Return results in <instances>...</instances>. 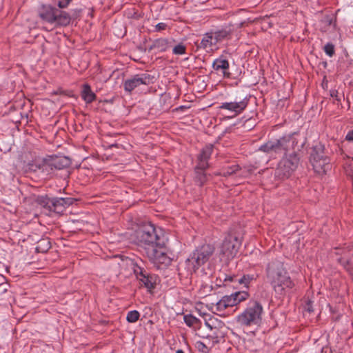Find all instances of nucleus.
<instances>
[{"label": "nucleus", "instance_id": "nucleus-1", "mask_svg": "<svg viewBox=\"0 0 353 353\" xmlns=\"http://www.w3.org/2000/svg\"><path fill=\"white\" fill-rule=\"evenodd\" d=\"M265 276L267 282L274 292L281 296L286 295L295 286L294 281L281 261L275 259L269 262L265 268Z\"/></svg>", "mask_w": 353, "mask_h": 353}, {"label": "nucleus", "instance_id": "nucleus-2", "mask_svg": "<svg viewBox=\"0 0 353 353\" xmlns=\"http://www.w3.org/2000/svg\"><path fill=\"white\" fill-rule=\"evenodd\" d=\"M167 242L168 238L161 228H157L146 221L134 224V243L142 247L145 253Z\"/></svg>", "mask_w": 353, "mask_h": 353}, {"label": "nucleus", "instance_id": "nucleus-3", "mask_svg": "<svg viewBox=\"0 0 353 353\" xmlns=\"http://www.w3.org/2000/svg\"><path fill=\"white\" fill-rule=\"evenodd\" d=\"M263 308L261 303L251 299L245 309L237 316V322L243 326L250 327L259 325L262 320Z\"/></svg>", "mask_w": 353, "mask_h": 353}, {"label": "nucleus", "instance_id": "nucleus-4", "mask_svg": "<svg viewBox=\"0 0 353 353\" xmlns=\"http://www.w3.org/2000/svg\"><path fill=\"white\" fill-rule=\"evenodd\" d=\"M214 252V247L204 244L197 248L185 261V268L190 274L195 272L201 266L205 264Z\"/></svg>", "mask_w": 353, "mask_h": 353}, {"label": "nucleus", "instance_id": "nucleus-5", "mask_svg": "<svg viewBox=\"0 0 353 353\" xmlns=\"http://www.w3.org/2000/svg\"><path fill=\"white\" fill-rule=\"evenodd\" d=\"M39 16L43 21L56 26H66L71 21L68 12L50 5H43L39 10Z\"/></svg>", "mask_w": 353, "mask_h": 353}, {"label": "nucleus", "instance_id": "nucleus-6", "mask_svg": "<svg viewBox=\"0 0 353 353\" xmlns=\"http://www.w3.org/2000/svg\"><path fill=\"white\" fill-rule=\"evenodd\" d=\"M142 265L143 262L140 258L134 259V275L139 287L145 288L151 292L156 288L158 276L150 273Z\"/></svg>", "mask_w": 353, "mask_h": 353}, {"label": "nucleus", "instance_id": "nucleus-7", "mask_svg": "<svg viewBox=\"0 0 353 353\" xmlns=\"http://www.w3.org/2000/svg\"><path fill=\"white\" fill-rule=\"evenodd\" d=\"M300 159L295 152L284 153L276 169V176L281 179L289 178L299 166Z\"/></svg>", "mask_w": 353, "mask_h": 353}, {"label": "nucleus", "instance_id": "nucleus-8", "mask_svg": "<svg viewBox=\"0 0 353 353\" xmlns=\"http://www.w3.org/2000/svg\"><path fill=\"white\" fill-rule=\"evenodd\" d=\"M150 261L158 269H165L172 261V254L166 247V244L157 245L146 253Z\"/></svg>", "mask_w": 353, "mask_h": 353}, {"label": "nucleus", "instance_id": "nucleus-9", "mask_svg": "<svg viewBox=\"0 0 353 353\" xmlns=\"http://www.w3.org/2000/svg\"><path fill=\"white\" fill-rule=\"evenodd\" d=\"M310 160L314 170L319 174H325L330 168V159L324 154V146L321 143L313 147Z\"/></svg>", "mask_w": 353, "mask_h": 353}, {"label": "nucleus", "instance_id": "nucleus-10", "mask_svg": "<svg viewBox=\"0 0 353 353\" xmlns=\"http://www.w3.org/2000/svg\"><path fill=\"white\" fill-rule=\"evenodd\" d=\"M333 253L340 256L337 261L349 272L353 281V248L350 245H344L343 247H335L333 249Z\"/></svg>", "mask_w": 353, "mask_h": 353}, {"label": "nucleus", "instance_id": "nucleus-11", "mask_svg": "<svg viewBox=\"0 0 353 353\" xmlns=\"http://www.w3.org/2000/svg\"><path fill=\"white\" fill-rule=\"evenodd\" d=\"M251 96L244 94L243 96L236 97L234 101L223 102L219 106V109L226 110L237 116L241 114L248 107Z\"/></svg>", "mask_w": 353, "mask_h": 353}, {"label": "nucleus", "instance_id": "nucleus-12", "mask_svg": "<svg viewBox=\"0 0 353 353\" xmlns=\"http://www.w3.org/2000/svg\"><path fill=\"white\" fill-rule=\"evenodd\" d=\"M241 246L239 239L230 234H228L221 246L220 254L226 259H233Z\"/></svg>", "mask_w": 353, "mask_h": 353}, {"label": "nucleus", "instance_id": "nucleus-13", "mask_svg": "<svg viewBox=\"0 0 353 353\" xmlns=\"http://www.w3.org/2000/svg\"><path fill=\"white\" fill-rule=\"evenodd\" d=\"M29 168L34 172L39 171L46 176H50L54 172L50 156L43 159H35L29 164Z\"/></svg>", "mask_w": 353, "mask_h": 353}, {"label": "nucleus", "instance_id": "nucleus-14", "mask_svg": "<svg viewBox=\"0 0 353 353\" xmlns=\"http://www.w3.org/2000/svg\"><path fill=\"white\" fill-rule=\"evenodd\" d=\"M213 72L223 78H230V63L225 56L221 55L215 59L212 65Z\"/></svg>", "mask_w": 353, "mask_h": 353}, {"label": "nucleus", "instance_id": "nucleus-15", "mask_svg": "<svg viewBox=\"0 0 353 353\" xmlns=\"http://www.w3.org/2000/svg\"><path fill=\"white\" fill-rule=\"evenodd\" d=\"M295 134V133L285 134L277 139L280 152L288 153V152L294 149L298 143Z\"/></svg>", "mask_w": 353, "mask_h": 353}, {"label": "nucleus", "instance_id": "nucleus-16", "mask_svg": "<svg viewBox=\"0 0 353 353\" xmlns=\"http://www.w3.org/2000/svg\"><path fill=\"white\" fill-rule=\"evenodd\" d=\"M73 204L72 198H53L51 199L50 212L56 213L63 212L66 207Z\"/></svg>", "mask_w": 353, "mask_h": 353}, {"label": "nucleus", "instance_id": "nucleus-17", "mask_svg": "<svg viewBox=\"0 0 353 353\" xmlns=\"http://www.w3.org/2000/svg\"><path fill=\"white\" fill-rule=\"evenodd\" d=\"M216 44L231 38L233 28L231 25L225 26L220 29L210 31Z\"/></svg>", "mask_w": 353, "mask_h": 353}, {"label": "nucleus", "instance_id": "nucleus-18", "mask_svg": "<svg viewBox=\"0 0 353 353\" xmlns=\"http://www.w3.org/2000/svg\"><path fill=\"white\" fill-rule=\"evenodd\" d=\"M54 171L70 166V159L65 156H50Z\"/></svg>", "mask_w": 353, "mask_h": 353}, {"label": "nucleus", "instance_id": "nucleus-19", "mask_svg": "<svg viewBox=\"0 0 353 353\" xmlns=\"http://www.w3.org/2000/svg\"><path fill=\"white\" fill-rule=\"evenodd\" d=\"M235 300L232 294L223 296L215 305V309L219 312H223L228 307L235 306Z\"/></svg>", "mask_w": 353, "mask_h": 353}, {"label": "nucleus", "instance_id": "nucleus-20", "mask_svg": "<svg viewBox=\"0 0 353 353\" xmlns=\"http://www.w3.org/2000/svg\"><path fill=\"white\" fill-rule=\"evenodd\" d=\"M154 77L150 76L149 74L143 73L140 74L134 75V88L141 85L145 86L153 83Z\"/></svg>", "mask_w": 353, "mask_h": 353}, {"label": "nucleus", "instance_id": "nucleus-21", "mask_svg": "<svg viewBox=\"0 0 353 353\" xmlns=\"http://www.w3.org/2000/svg\"><path fill=\"white\" fill-rule=\"evenodd\" d=\"M81 97L86 103H91L95 101L97 98L95 93L92 92L90 85L88 83L83 85Z\"/></svg>", "mask_w": 353, "mask_h": 353}, {"label": "nucleus", "instance_id": "nucleus-22", "mask_svg": "<svg viewBox=\"0 0 353 353\" xmlns=\"http://www.w3.org/2000/svg\"><path fill=\"white\" fill-rule=\"evenodd\" d=\"M216 43L214 42L213 36L211 32H207L203 34V38L199 44H198V48L208 50V49L212 50L214 46H216Z\"/></svg>", "mask_w": 353, "mask_h": 353}, {"label": "nucleus", "instance_id": "nucleus-23", "mask_svg": "<svg viewBox=\"0 0 353 353\" xmlns=\"http://www.w3.org/2000/svg\"><path fill=\"white\" fill-rule=\"evenodd\" d=\"M259 150L268 154L272 152L280 153L277 139L268 141V142L261 145L259 147Z\"/></svg>", "mask_w": 353, "mask_h": 353}, {"label": "nucleus", "instance_id": "nucleus-24", "mask_svg": "<svg viewBox=\"0 0 353 353\" xmlns=\"http://www.w3.org/2000/svg\"><path fill=\"white\" fill-rule=\"evenodd\" d=\"M256 279H257V275L256 274H248L243 275L239 279L236 278V277L235 278L230 277L229 280L231 281H236L239 284L243 285L244 287H245L248 289L249 288L250 283L252 281L256 280Z\"/></svg>", "mask_w": 353, "mask_h": 353}, {"label": "nucleus", "instance_id": "nucleus-25", "mask_svg": "<svg viewBox=\"0 0 353 353\" xmlns=\"http://www.w3.org/2000/svg\"><path fill=\"white\" fill-rule=\"evenodd\" d=\"M168 47V40L167 39L160 38L154 41L152 45L150 46V49H155L158 52H165Z\"/></svg>", "mask_w": 353, "mask_h": 353}, {"label": "nucleus", "instance_id": "nucleus-26", "mask_svg": "<svg viewBox=\"0 0 353 353\" xmlns=\"http://www.w3.org/2000/svg\"><path fill=\"white\" fill-rule=\"evenodd\" d=\"M213 145L208 144L202 148L200 153L197 156V160L208 161L210 159L213 152Z\"/></svg>", "mask_w": 353, "mask_h": 353}, {"label": "nucleus", "instance_id": "nucleus-27", "mask_svg": "<svg viewBox=\"0 0 353 353\" xmlns=\"http://www.w3.org/2000/svg\"><path fill=\"white\" fill-rule=\"evenodd\" d=\"M194 180L199 186H203L208 180V176L205 171L194 170Z\"/></svg>", "mask_w": 353, "mask_h": 353}, {"label": "nucleus", "instance_id": "nucleus-28", "mask_svg": "<svg viewBox=\"0 0 353 353\" xmlns=\"http://www.w3.org/2000/svg\"><path fill=\"white\" fill-rule=\"evenodd\" d=\"M183 321L185 323L190 327H196L201 324L200 319L194 316L192 314H185L183 316Z\"/></svg>", "mask_w": 353, "mask_h": 353}, {"label": "nucleus", "instance_id": "nucleus-29", "mask_svg": "<svg viewBox=\"0 0 353 353\" xmlns=\"http://www.w3.org/2000/svg\"><path fill=\"white\" fill-rule=\"evenodd\" d=\"M239 170L240 166L238 164H233L230 166L224 167L220 172V175L223 176H229L236 174Z\"/></svg>", "mask_w": 353, "mask_h": 353}, {"label": "nucleus", "instance_id": "nucleus-30", "mask_svg": "<svg viewBox=\"0 0 353 353\" xmlns=\"http://www.w3.org/2000/svg\"><path fill=\"white\" fill-rule=\"evenodd\" d=\"M234 299L235 300V305L247 300L250 294L248 291H239L232 294Z\"/></svg>", "mask_w": 353, "mask_h": 353}, {"label": "nucleus", "instance_id": "nucleus-31", "mask_svg": "<svg viewBox=\"0 0 353 353\" xmlns=\"http://www.w3.org/2000/svg\"><path fill=\"white\" fill-rule=\"evenodd\" d=\"M50 248V241L46 239H41L39 242H38V245L36 247V250H37V252H47L49 249Z\"/></svg>", "mask_w": 353, "mask_h": 353}, {"label": "nucleus", "instance_id": "nucleus-32", "mask_svg": "<svg viewBox=\"0 0 353 353\" xmlns=\"http://www.w3.org/2000/svg\"><path fill=\"white\" fill-rule=\"evenodd\" d=\"M36 202L41 206L48 209L50 211L51 199L46 196H39L36 199Z\"/></svg>", "mask_w": 353, "mask_h": 353}, {"label": "nucleus", "instance_id": "nucleus-33", "mask_svg": "<svg viewBox=\"0 0 353 353\" xmlns=\"http://www.w3.org/2000/svg\"><path fill=\"white\" fill-rule=\"evenodd\" d=\"M346 174L352 179L353 181V159H349L344 165Z\"/></svg>", "mask_w": 353, "mask_h": 353}, {"label": "nucleus", "instance_id": "nucleus-34", "mask_svg": "<svg viewBox=\"0 0 353 353\" xmlns=\"http://www.w3.org/2000/svg\"><path fill=\"white\" fill-rule=\"evenodd\" d=\"M195 346L196 349L202 353H209L210 351V348L208 347V345L202 341L196 342Z\"/></svg>", "mask_w": 353, "mask_h": 353}, {"label": "nucleus", "instance_id": "nucleus-35", "mask_svg": "<svg viewBox=\"0 0 353 353\" xmlns=\"http://www.w3.org/2000/svg\"><path fill=\"white\" fill-rule=\"evenodd\" d=\"M325 53L330 57H333L335 53L334 46L332 43H327L323 48Z\"/></svg>", "mask_w": 353, "mask_h": 353}, {"label": "nucleus", "instance_id": "nucleus-36", "mask_svg": "<svg viewBox=\"0 0 353 353\" xmlns=\"http://www.w3.org/2000/svg\"><path fill=\"white\" fill-rule=\"evenodd\" d=\"M185 46L182 43H179L174 46L172 50V52L174 54L182 55L185 53Z\"/></svg>", "mask_w": 353, "mask_h": 353}, {"label": "nucleus", "instance_id": "nucleus-37", "mask_svg": "<svg viewBox=\"0 0 353 353\" xmlns=\"http://www.w3.org/2000/svg\"><path fill=\"white\" fill-rule=\"evenodd\" d=\"M209 168V163L205 161L197 160L196 165L194 170H206Z\"/></svg>", "mask_w": 353, "mask_h": 353}, {"label": "nucleus", "instance_id": "nucleus-38", "mask_svg": "<svg viewBox=\"0 0 353 353\" xmlns=\"http://www.w3.org/2000/svg\"><path fill=\"white\" fill-rule=\"evenodd\" d=\"M216 319L214 317H209L208 319H205V325L208 327L210 330H212L215 328V323L216 321Z\"/></svg>", "mask_w": 353, "mask_h": 353}, {"label": "nucleus", "instance_id": "nucleus-39", "mask_svg": "<svg viewBox=\"0 0 353 353\" xmlns=\"http://www.w3.org/2000/svg\"><path fill=\"white\" fill-rule=\"evenodd\" d=\"M124 89L129 95L131 94V92L132 91V79H128L125 81Z\"/></svg>", "mask_w": 353, "mask_h": 353}, {"label": "nucleus", "instance_id": "nucleus-40", "mask_svg": "<svg viewBox=\"0 0 353 353\" xmlns=\"http://www.w3.org/2000/svg\"><path fill=\"white\" fill-rule=\"evenodd\" d=\"M71 1L69 0H58L57 6L59 8H65L70 3Z\"/></svg>", "mask_w": 353, "mask_h": 353}, {"label": "nucleus", "instance_id": "nucleus-41", "mask_svg": "<svg viewBox=\"0 0 353 353\" xmlns=\"http://www.w3.org/2000/svg\"><path fill=\"white\" fill-rule=\"evenodd\" d=\"M167 27H168L167 23H163V22L159 23L155 26L154 31L161 32V31L165 30L167 28Z\"/></svg>", "mask_w": 353, "mask_h": 353}, {"label": "nucleus", "instance_id": "nucleus-42", "mask_svg": "<svg viewBox=\"0 0 353 353\" xmlns=\"http://www.w3.org/2000/svg\"><path fill=\"white\" fill-rule=\"evenodd\" d=\"M330 96L333 98H335L336 100H337L338 101H339L341 99L338 97V91L336 90H331L330 91Z\"/></svg>", "mask_w": 353, "mask_h": 353}, {"label": "nucleus", "instance_id": "nucleus-43", "mask_svg": "<svg viewBox=\"0 0 353 353\" xmlns=\"http://www.w3.org/2000/svg\"><path fill=\"white\" fill-rule=\"evenodd\" d=\"M345 139L349 141L353 142V130L347 132Z\"/></svg>", "mask_w": 353, "mask_h": 353}, {"label": "nucleus", "instance_id": "nucleus-44", "mask_svg": "<svg viewBox=\"0 0 353 353\" xmlns=\"http://www.w3.org/2000/svg\"><path fill=\"white\" fill-rule=\"evenodd\" d=\"M134 14H133V16H134V19H138V18H141V17H143V13L142 12H135L134 11Z\"/></svg>", "mask_w": 353, "mask_h": 353}, {"label": "nucleus", "instance_id": "nucleus-45", "mask_svg": "<svg viewBox=\"0 0 353 353\" xmlns=\"http://www.w3.org/2000/svg\"><path fill=\"white\" fill-rule=\"evenodd\" d=\"M126 319L128 322L132 323V310L128 312Z\"/></svg>", "mask_w": 353, "mask_h": 353}, {"label": "nucleus", "instance_id": "nucleus-46", "mask_svg": "<svg viewBox=\"0 0 353 353\" xmlns=\"http://www.w3.org/2000/svg\"><path fill=\"white\" fill-rule=\"evenodd\" d=\"M140 314L138 311L134 310V322L139 320Z\"/></svg>", "mask_w": 353, "mask_h": 353}, {"label": "nucleus", "instance_id": "nucleus-47", "mask_svg": "<svg viewBox=\"0 0 353 353\" xmlns=\"http://www.w3.org/2000/svg\"><path fill=\"white\" fill-rule=\"evenodd\" d=\"M307 310L309 312H311L313 311V309H312V307L311 305V303H307Z\"/></svg>", "mask_w": 353, "mask_h": 353}, {"label": "nucleus", "instance_id": "nucleus-48", "mask_svg": "<svg viewBox=\"0 0 353 353\" xmlns=\"http://www.w3.org/2000/svg\"><path fill=\"white\" fill-rule=\"evenodd\" d=\"M175 353H184V352L182 350H178Z\"/></svg>", "mask_w": 353, "mask_h": 353}]
</instances>
